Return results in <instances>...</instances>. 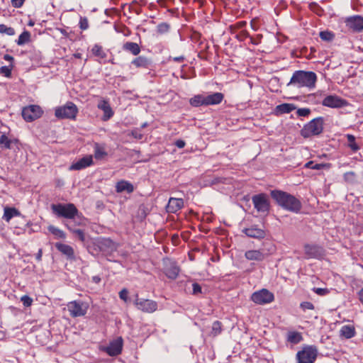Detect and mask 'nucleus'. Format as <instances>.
<instances>
[{
	"label": "nucleus",
	"mask_w": 363,
	"mask_h": 363,
	"mask_svg": "<svg viewBox=\"0 0 363 363\" xmlns=\"http://www.w3.org/2000/svg\"><path fill=\"white\" fill-rule=\"evenodd\" d=\"M270 254H272V251L270 250H249L245 252V257L249 261L262 262Z\"/></svg>",
	"instance_id": "12"
},
{
	"label": "nucleus",
	"mask_w": 363,
	"mask_h": 363,
	"mask_svg": "<svg viewBox=\"0 0 363 363\" xmlns=\"http://www.w3.org/2000/svg\"><path fill=\"white\" fill-rule=\"evenodd\" d=\"M78 113L77 106L72 102H67L65 106L57 107L55 116L57 118L75 119Z\"/></svg>",
	"instance_id": "5"
},
{
	"label": "nucleus",
	"mask_w": 363,
	"mask_h": 363,
	"mask_svg": "<svg viewBox=\"0 0 363 363\" xmlns=\"http://www.w3.org/2000/svg\"><path fill=\"white\" fill-rule=\"evenodd\" d=\"M314 291L317 294L320 296L325 295L328 293V290L326 289L322 288H315Z\"/></svg>",
	"instance_id": "54"
},
{
	"label": "nucleus",
	"mask_w": 363,
	"mask_h": 363,
	"mask_svg": "<svg viewBox=\"0 0 363 363\" xmlns=\"http://www.w3.org/2000/svg\"><path fill=\"white\" fill-rule=\"evenodd\" d=\"M192 289H193L192 294L194 295H197V294L201 293V287L198 283H194L192 284Z\"/></svg>",
	"instance_id": "52"
},
{
	"label": "nucleus",
	"mask_w": 363,
	"mask_h": 363,
	"mask_svg": "<svg viewBox=\"0 0 363 363\" xmlns=\"http://www.w3.org/2000/svg\"><path fill=\"white\" fill-rule=\"evenodd\" d=\"M93 164V157L92 155H86L79 160L74 162L69 167V170L75 171L81 170L90 167Z\"/></svg>",
	"instance_id": "16"
},
{
	"label": "nucleus",
	"mask_w": 363,
	"mask_h": 363,
	"mask_svg": "<svg viewBox=\"0 0 363 363\" xmlns=\"http://www.w3.org/2000/svg\"><path fill=\"white\" fill-rule=\"evenodd\" d=\"M184 206V200L171 197L166 206L167 212L169 213H177Z\"/></svg>",
	"instance_id": "18"
},
{
	"label": "nucleus",
	"mask_w": 363,
	"mask_h": 363,
	"mask_svg": "<svg viewBox=\"0 0 363 363\" xmlns=\"http://www.w3.org/2000/svg\"><path fill=\"white\" fill-rule=\"evenodd\" d=\"M334 35L329 31H321L320 33V38L325 41H330L333 39Z\"/></svg>",
	"instance_id": "44"
},
{
	"label": "nucleus",
	"mask_w": 363,
	"mask_h": 363,
	"mask_svg": "<svg viewBox=\"0 0 363 363\" xmlns=\"http://www.w3.org/2000/svg\"><path fill=\"white\" fill-rule=\"evenodd\" d=\"M316 356L317 350L312 347H306L296 354L298 363H313Z\"/></svg>",
	"instance_id": "11"
},
{
	"label": "nucleus",
	"mask_w": 363,
	"mask_h": 363,
	"mask_svg": "<svg viewBox=\"0 0 363 363\" xmlns=\"http://www.w3.org/2000/svg\"><path fill=\"white\" fill-rule=\"evenodd\" d=\"M30 33L28 31L25 30L18 36L16 43L18 45H23L30 40Z\"/></svg>",
	"instance_id": "39"
},
{
	"label": "nucleus",
	"mask_w": 363,
	"mask_h": 363,
	"mask_svg": "<svg viewBox=\"0 0 363 363\" xmlns=\"http://www.w3.org/2000/svg\"><path fill=\"white\" fill-rule=\"evenodd\" d=\"M99 109L103 111L104 116H102V120L106 121L109 120L113 116V111L110 106V104L108 100L103 99L100 101L97 105Z\"/></svg>",
	"instance_id": "20"
},
{
	"label": "nucleus",
	"mask_w": 363,
	"mask_h": 363,
	"mask_svg": "<svg viewBox=\"0 0 363 363\" xmlns=\"http://www.w3.org/2000/svg\"><path fill=\"white\" fill-rule=\"evenodd\" d=\"M50 208L52 213L58 218L72 220L75 225H82L84 224V218L82 214L79 212L74 203L52 204Z\"/></svg>",
	"instance_id": "1"
},
{
	"label": "nucleus",
	"mask_w": 363,
	"mask_h": 363,
	"mask_svg": "<svg viewBox=\"0 0 363 363\" xmlns=\"http://www.w3.org/2000/svg\"><path fill=\"white\" fill-rule=\"evenodd\" d=\"M20 215V212L15 208L5 207L3 218L9 221L13 217Z\"/></svg>",
	"instance_id": "31"
},
{
	"label": "nucleus",
	"mask_w": 363,
	"mask_h": 363,
	"mask_svg": "<svg viewBox=\"0 0 363 363\" xmlns=\"http://www.w3.org/2000/svg\"><path fill=\"white\" fill-rule=\"evenodd\" d=\"M25 0H11L13 6L15 8H20L23 6Z\"/></svg>",
	"instance_id": "53"
},
{
	"label": "nucleus",
	"mask_w": 363,
	"mask_h": 363,
	"mask_svg": "<svg viewBox=\"0 0 363 363\" xmlns=\"http://www.w3.org/2000/svg\"><path fill=\"white\" fill-rule=\"evenodd\" d=\"M303 340L301 333L298 332H289L287 334V341L292 344H298Z\"/></svg>",
	"instance_id": "32"
},
{
	"label": "nucleus",
	"mask_w": 363,
	"mask_h": 363,
	"mask_svg": "<svg viewBox=\"0 0 363 363\" xmlns=\"http://www.w3.org/2000/svg\"><path fill=\"white\" fill-rule=\"evenodd\" d=\"M271 196L280 206L289 211L298 213L301 209V201L289 193L274 190L271 191Z\"/></svg>",
	"instance_id": "2"
},
{
	"label": "nucleus",
	"mask_w": 363,
	"mask_h": 363,
	"mask_svg": "<svg viewBox=\"0 0 363 363\" xmlns=\"http://www.w3.org/2000/svg\"><path fill=\"white\" fill-rule=\"evenodd\" d=\"M94 157L96 160H101L107 155V152L103 145L95 143L94 146Z\"/></svg>",
	"instance_id": "29"
},
{
	"label": "nucleus",
	"mask_w": 363,
	"mask_h": 363,
	"mask_svg": "<svg viewBox=\"0 0 363 363\" xmlns=\"http://www.w3.org/2000/svg\"><path fill=\"white\" fill-rule=\"evenodd\" d=\"M186 145V143L183 140H177L175 142V145L178 148H183Z\"/></svg>",
	"instance_id": "56"
},
{
	"label": "nucleus",
	"mask_w": 363,
	"mask_h": 363,
	"mask_svg": "<svg viewBox=\"0 0 363 363\" xmlns=\"http://www.w3.org/2000/svg\"><path fill=\"white\" fill-rule=\"evenodd\" d=\"M345 181L350 184H354L356 182V174L354 172H347L344 174Z\"/></svg>",
	"instance_id": "40"
},
{
	"label": "nucleus",
	"mask_w": 363,
	"mask_h": 363,
	"mask_svg": "<svg viewBox=\"0 0 363 363\" xmlns=\"http://www.w3.org/2000/svg\"><path fill=\"white\" fill-rule=\"evenodd\" d=\"M49 232L52 233L56 238H60V239H65L66 238V234L65 233L60 230V228L54 226V225H49L48 228Z\"/></svg>",
	"instance_id": "34"
},
{
	"label": "nucleus",
	"mask_w": 363,
	"mask_h": 363,
	"mask_svg": "<svg viewBox=\"0 0 363 363\" xmlns=\"http://www.w3.org/2000/svg\"><path fill=\"white\" fill-rule=\"evenodd\" d=\"M323 130V118L318 117L306 124L301 130L303 138L320 135Z\"/></svg>",
	"instance_id": "4"
},
{
	"label": "nucleus",
	"mask_w": 363,
	"mask_h": 363,
	"mask_svg": "<svg viewBox=\"0 0 363 363\" xmlns=\"http://www.w3.org/2000/svg\"><path fill=\"white\" fill-rule=\"evenodd\" d=\"M206 106L220 104L224 99L223 94L215 92L211 94L205 95Z\"/></svg>",
	"instance_id": "21"
},
{
	"label": "nucleus",
	"mask_w": 363,
	"mask_h": 363,
	"mask_svg": "<svg viewBox=\"0 0 363 363\" xmlns=\"http://www.w3.org/2000/svg\"><path fill=\"white\" fill-rule=\"evenodd\" d=\"M310 112V109L306 108H298L297 110V114L298 116H307L308 115H309Z\"/></svg>",
	"instance_id": "51"
},
{
	"label": "nucleus",
	"mask_w": 363,
	"mask_h": 363,
	"mask_svg": "<svg viewBox=\"0 0 363 363\" xmlns=\"http://www.w3.org/2000/svg\"><path fill=\"white\" fill-rule=\"evenodd\" d=\"M222 330L221 323L219 321H215L212 325L211 334L213 336H216L220 333Z\"/></svg>",
	"instance_id": "43"
},
{
	"label": "nucleus",
	"mask_w": 363,
	"mask_h": 363,
	"mask_svg": "<svg viewBox=\"0 0 363 363\" xmlns=\"http://www.w3.org/2000/svg\"><path fill=\"white\" fill-rule=\"evenodd\" d=\"M79 28L85 30L89 28V21L86 17H80L79 22Z\"/></svg>",
	"instance_id": "45"
},
{
	"label": "nucleus",
	"mask_w": 363,
	"mask_h": 363,
	"mask_svg": "<svg viewBox=\"0 0 363 363\" xmlns=\"http://www.w3.org/2000/svg\"><path fill=\"white\" fill-rule=\"evenodd\" d=\"M123 340L121 337L111 341L109 345L104 347L102 350L106 352L109 356H117L121 353L123 349Z\"/></svg>",
	"instance_id": "13"
},
{
	"label": "nucleus",
	"mask_w": 363,
	"mask_h": 363,
	"mask_svg": "<svg viewBox=\"0 0 363 363\" xmlns=\"http://www.w3.org/2000/svg\"><path fill=\"white\" fill-rule=\"evenodd\" d=\"M169 29V26L166 23H162L158 25L157 30L160 33L167 32Z\"/></svg>",
	"instance_id": "49"
},
{
	"label": "nucleus",
	"mask_w": 363,
	"mask_h": 363,
	"mask_svg": "<svg viewBox=\"0 0 363 363\" xmlns=\"http://www.w3.org/2000/svg\"><path fill=\"white\" fill-rule=\"evenodd\" d=\"M147 125H148V124H147V123H146V122H145V123H143V124L141 125V128H144L147 127Z\"/></svg>",
	"instance_id": "63"
},
{
	"label": "nucleus",
	"mask_w": 363,
	"mask_h": 363,
	"mask_svg": "<svg viewBox=\"0 0 363 363\" xmlns=\"http://www.w3.org/2000/svg\"><path fill=\"white\" fill-rule=\"evenodd\" d=\"M74 57L75 58H78V59H79V58H81V57H82V54H81V53H75V54H74Z\"/></svg>",
	"instance_id": "62"
},
{
	"label": "nucleus",
	"mask_w": 363,
	"mask_h": 363,
	"mask_svg": "<svg viewBox=\"0 0 363 363\" xmlns=\"http://www.w3.org/2000/svg\"><path fill=\"white\" fill-rule=\"evenodd\" d=\"M4 59L6 60V61H8V62H13V60H14V58L10 55H8V54H6L4 55Z\"/></svg>",
	"instance_id": "57"
},
{
	"label": "nucleus",
	"mask_w": 363,
	"mask_h": 363,
	"mask_svg": "<svg viewBox=\"0 0 363 363\" xmlns=\"http://www.w3.org/2000/svg\"><path fill=\"white\" fill-rule=\"evenodd\" d=\"M296 108L291 104H282L276 107V110L281 113H289Z\"/></svg>",
	"instance_id": "35"
},
{
	"label": "nucleus",
	"mask_w": 363,
	"mask_h": 363,
	"mask_svg": "<svg viewBox=\"0 0 363 363\" xmlns=\"http://www.w3.org/2000/svg\"><path fill=\"white\" fill-rule=\"evenodd\" d=\"M13 65L11 64L10 66H3L0 67V74L6 77H11V71L13 69Z\"/></svg>",
	"instance_id": "42"
},
{
	"label": "nucleus",
	"mask_w": 363,
	"mask_h": 363,
	"mask_svg": "<svg viewBox=\"0 0 363 363\" xmlns=\"http://www.w3.org/2000/svg\"><path fill=\"white\" fill-rule=\"evenodd\" d=\"M67 310L72 318L82 317L86 314L89 303L80 300L72 301L67 303Z\"/></svg>",
	"instance_id": "6"
},
{
	"label": "nucleus",
	"mask_w": 363,
	"mask_h": 363,
	"mask_svg": "<svg viewBox=\"0 0 363 363\" xmlns=\"http://www.w3.org/2000/svg\"><path fill=\"white\" fill-rule=\"evenodd\" d=\"M93 282L99 284L101 281V278L99 276H94L92 277Z\"/></svg>",
	"instance_id": "61"
},
{
	"label": "nucleus",
	"mask_w": 363,
	"mask_h": 363,
	"mask_svg": "<svg viewBox=\"0 0 363 363\" xmlns=\"http://www.w3.org/2000/svg\"><path fill=\"white\" fill-rule=\"evenodd\" d=\"M355 334V328L352 325H343L340 330V336L345 339H350L353 337Z\"/></svg>",
	"instance_id": "26"
},
{
	"label": "nucleus",
	"mask_w": 363,
	"mask_h": 363,
	"mask_svg": "<svg viewBox=\"0 0 363 363\" xmlns=\"http://www.w3.org/2000/svg\"><path fill=\"white\" fill-rule=\"evenodd\" d=\"M55 246L67 259L75 260L74 250L72 246L61 242H56Z\"/></svg>",
	"instance_id": "19"
},
{
	"label": "nucleus",
	"mask_w": 363,
	"mask_h": 363,
	"mask_svg": "<svg viewBox=\"0 0 363 363\" xmlns=\"http://www.w3.org/2000/svg\"><path fill=\"white\" fill-rule=\"evenodd\" d=\"M322 104L330 108H341L345 104V101L337 96L329 95L323 100Z\"/></svg>",
	"instance_id": "17"
},
{
	"label": "nucleus",
	"mask_w": 363,
	"mask_h": 363,
	"mask_svg": "<svg viewBox=\"0 0 363 363\" xmlns=\"http://www.w3.org/2000/svg\"><path fill=\"white\" fill-rule=\"evenodd\" d=\"M346 26L354 32L363 30V17L359 15L350 16L345 20Z\"/></svg>",
	"instance_id": "15"
},
{
	"label": "nucleus",
	"mask_w": 363,
	"mask_h": 363,
	"mask_svg": "<svg viewBox=\"0 0 363 363\" xmlns=\"http://www.w3.org/2000/svg\"><path fill=\"white\" fill-rule=\"evenodd\" d=\"M104 242L106 243H111L112 242V241L110 239L105 240Z\"/></svg>",
	"instance_id": "64"
},
{
	"label": "nucleus",
	"mask_w": 363,
	"mask_h": 363,
	"mask_svg": "<svg viewBox=\"0 0 363 363\" xmlns=\"http://www.w3.org/2000/svg\"><path fill=\"white\" fill-rule=\"evenodd\" d=\"M116 191L117 193L126 191L130 194L134 191V186L130 182L128 181L121 180L116 184Z\"/></svg>",
	"instance_id": "24"
},
{
	"label": "nucleus",
	"mask_w": 363,
	"mask_h": 363,
	"mask_svg": "<svg viewBox=\"0 0 363 363\" xmlns=\"http://www.w3.org/2000/svg\"><path fill=\"white\" fill-rule=\"evenodd\" d=\"M134 305L138 310L147 313H154L158 308V304L155 301L140 298L138 294L135 296Z\"/></svg>",
	"instance_id": "7"
},
{
	"label": "nucleus",
	"mask_w": 363,
	"mask_h": 363,
	"mask_svg": "<svg viewBox=\"0 0 363 363\" xmlns=\"http://www.w3.org/2000/svg\"><path fill=\"white\" fill-rule=\"evenodd\" d=\"M304 167L306 168H308V169H311L319 170V169H324L325 167H329V164H325V163L314 164L313 161H309L305 164Z\"/></svg>",
	"instance_id": "38"
},
{
	"label": "nucleus",
	"mask_w": 363,
	"mask_h": 363,
	"mask_svg": "<svg viewBox=\"0 0 363 363\" xmlns=\"http://www.w3.org/2000/svg\"><path fill=\"white\" fill-rule=\"evenodd\" d=\"M131 64L137 68L148 69L152 65V61L147 57L139 56L135 58L131 62Z\"/></svg>",
	"instance_id": "23"
},
{
	"label": "nucleus",
	"mask_w": 363,
	"mask_h": 363,
	"mask_svg": "<svg viewBox=\"0 0 363 363\" xmlns=\"http://www.w3.org/2000/svg\"><path fill=\"white\" fill-rule=\"evenodd\" d=\"M179 273V268L174 262H169L165 267V274L171 279H175Z\"/></svg>",
	"instance_id": "25"
},
{
	"label": "nucleus",
	"mask_w": 363,
	"mask_h": 363,
	"mask_svg": "<svg viewBox=\"0 0 363 363\" xmlns=\"http://www.w3.org/2000/svg\"><path fill=\"white\" fill-rule=\"evenodd\" d=\"M172 60L177 62H182L184 60V57L183 56L175 57L172 58Z\"/></svg>",
	"instance_id": "58"
},
{
	"label": "nucleus",
	"mask_w": 363,
	"mask_h": 363,
	"mask_svg": "<svg viewBox=\"0 0 363 363\" xmlns=\"http://www.w3.org/2000/svg\"><path fill=\"white\" fill-rule=\"evenodd\" d=\"M119 298L125 302L128 301V291L126 289H123L118 293Z\"/></svg>",
	"instance_id": "47"
},
{
	"label": "nucleus",
	"mask_w": 363,
	"mask_h": 363,
	"mask_svg": "<svg viewBox=\"0 0 363 363\" xmlns=\"http://www.w3.org/2000/svg\"><path fill=\"white\" fill-rule=\"evenodd\" d=\"M130 135L137 140H141L143 138V135L140 133V130L138 128L133 130Z\"/></svg>",
	"instance_id": "50"
},
{
	"label": "nucleus",
	"mask_w": 363,
	"mask_h": 363,
	"mask_svg": "<svg viewBox=\"0 0 363 363\" xmlns=\"http://www.w3.org/2000/svg\"><path fill=\"white\" fill-rule=\"evenodd\" d=\"M304 251L307 259H321L325 256L324 249L316 245H306Z\"/></svg>",
	"instance_id": "14"
},
{
	"label": "nucleus",
	"mask_w": 363,
	"mask_h": 363,
	"mask_svg": "<svg viewBox=\"0 0 363 363\" xmlns=\"http://www.w3.org/2000/svg\"><path fill=\"white\" fill-rule=\"evenodd\" d=\"M43 114L41 108L38 105H30L23 108L22 116L28 122L39 118Z\"/></svg>",
	"instance_id": "10"
},
{
	"label": "nucleus",
	"mask_w": 363,
	"mask_h": 363,
	"mask_svg": "<svg viewBox=\"0 0 363 363\" xmlns=\"http://www.w3.org/2000/svg\"><path fill=\"white\" fill-rule=\"evenodd\" d=\"M123 50L130 52L133 55H138L140 52L139 45L133 42H126L123 45Z\"/></svg>",
	"instance_id": "27"
},
{
	"label": "nucleus",
	"mask_w": 363,
	"mask_h": 363,
	"mask_svg": "<svg viewBox=\"0 0 363 363\" xmlns=\"http://www.w3.org/2000/svg\"><path fill=\"white\" fill-rule=\"evenodd\" d=\"M300 307L301 308V309H303V311H306V310H313L314 309V306L313 304L311 303V302H309V301H304V302H302L300 305Z\"/></svg>",
	"instance_id": "48"
},
{
	"label": "nucleus",
	"mask_w": 363,
	"mask_h": 363,
	"mask_svg": "<svg viewBox=\"0 0 363 363\" xmlns=\"http://www.w3.org/2000/svg\"><path fill=\"white\" fill-rule=\"evenodd\" d=\"M346 138L348 143V147L353 151H358L360 147L355 142V137L353 135L347 134L346 135Z\"/></svg>",
	"instance_id": "37"
},
{
	"label": "nucleus",
	"mask_w": 363,
	"mask_h": 363,
	"mask_svg": "<svg viewBox=\"0 0 363 363\" xmlns=\"http://www.w3.org/2000/svg\"><path fill=\"white\" fill-rule=\"evenodd\" d=\"M245 35L246 37H249L250 38V42L253 45H258L260 43V39L259 38H256V39L253 38L252 37H250L247 32L245 33Z\"/></svg>",
	"instance_id": "55"
},
{
	"label": "nucleus",
	"mask_w": 363,
	"mask_h": 363,
	"mask_svg": "<svg viewBox=\"0 0 363 363\" xmlns=\"http://www.w3.org/2000/svg\"><path fill=\"white\" fill-rule=\"evenodd\" d=\"M21 302L23 303V306L25 307H29L32 305V303H33V299L27 296V295H24L21 298Z\"/></svg>",
	"instance_id": "46"
},
{
	"label": "nucleus",
	"mask_w": 363,
	"mask_h": 363,
	"mask_svg": "<svg viewBox=\"0 0 363 363\" xmlns=\"http://www.w3.org/2000/svg\"><path fill=\"white\" fill-rule=\"evenodd\" d=\"M358 297L361 303L363 304V288L358 292Z\"/></svg>",
	"instance_id": "60"
},
{
	"label": "nucleus",
	"mask_w": 363,
	"mask_h": 363,
	"mask_svg": "<svg viewBox=\"0 0 363 363\" xmlns=\"http://www.w3.org/2000/svg\"><path fill=\"white\" fill-rule=\"evenodd\" d=\"M91 53L99 57V59L100 60H104L106 57L107 56V54L106 52L104 50L103 48L101 45H99V44H95L92 48H91ZM100 62H101V61H99Z\"/></svg>",
	"instance_id": "30"
},
{
	"label": "nucleus",
	"mask_w": 363,
	"mask_h": 363,
	"mask_svg": "<svg viewBox=\"0 0 363 363\" xmlns=\"http://www.w3.org/2000/svg\"><path fill=\"white\" fill-rule=\"evenodd\" d=\"M255 208L259 213H267L269 210V201L265 194H259L252 197Z\"/></svg>",
	"instance_id": "9"
},
{
	"label": "nucleus",
	"mask_w": 363,
	"mask_h": 363,
	"mask_svg": "<svg viewBox=\"0 0 363 363\" xmlns=\"http://www.w3.org/2000/svg\"><path fill=\"white\" fill-rule=\"evenodd\" d=\"M16 140L9 139L6 135L3 134L0 137V147L4 149H11V144Z\"/></svg>",
	"instance_id": "36"
},
{
	"label": "nucleus",
	"mask_w": 363,
	"mask_h": 363,
	"mask_svg": "<svg viewBox=\"0 0 363 363\" xmlns=\"http://www.w3.org/2000/svg\"><path fill=\"white\" fill-rule=\"evenodd\" d=\"M0 33L6 34L8 35H15V30L11 27H8L4 24H0Z\"/></svg>",
	"instance_id": "41"
},
{
	"label": "nucleus",
	"mask_w": 363,
	"mask_h": 363,
	"mask_svg": "<svg viewBox=\"0 0 363 363\" xmlns=\"http://www.w3.org/2000/svg\"><path fill=\"white\" fill-rule=\"evenodd\" d=\"M317 81V75L312 71L297 70L295 71L288 83V86L297 88L306 87L309 89L315 88Z\"/></svg>",
	"instance_id": "3"
},
{
	"label": "nucleus",
	"mask_w": 363,
	"mask_h": 363,
	"mask_svg": "<svg viewBox=\"0 0 363 363\" xmlns=\"http://www.w3.org/2000/svg\"><path fill=\"white\" fill-rule=\"evenodd\" d=\"M64 225L70 232L75 234L81 241L84 242L85 240V235L82 230L75 229L72 225L68 223H65Z\"/></svg>",
	"instance_id": "33"
},
{
	"label": "nucleus",
	"mask_w": 363,
	"mask_h": 363,
	"mask_svg": "<svg viewBox=\"0 0 363 363\" xmlns=\"http://www.w3.org/2000/svg\"><path fill=\"white\" fill-rule=\"evenodd\" d=\"M251 300L256 304L265 305L274 301V295L268 289H262L252 293Z\"/></svg>",
	"instance_id": "8"
},
{
	"label": "nucleus",
	"mask_w": 363,
	"mask_h": 363,
	"mask_svg": "<svg viewBox=\"0 0 363 363\" xmlns=\"http://www.w3.org/2000/svg\"><path fill=\"white\" fill-rule=\"evenodd\" d=\"M189 104L194 107L206 106V96L204 94H197L189 99Z\"/></svg>",
	"instance_id": "28"
},
{
	"label": "nucleus",
	"mask_w": 363,
	"mask_h": 363,
	"mask_svg": "<svg viewBox=\"0 0 363 363\" xmlns=\"http://www.w3.org/2000/svg\"><path fill=\"white\" fill-rule=\"evenodd\" d=\"M243 233L248 237L258 239L263 238L265 236V232L262 229L258 228L254 225L245 228Z\"/></svg>",
	"instance_id": "22"
},
{
	"label": "nucleus",
	"mask_w": 363,
	"mask_h": 363,
	"mask_svg": "<svg viewBox=\"0 0 363 363\" xmlns=\"http://www.w3.org/2000/svg\"><path fill=\"white\" fill-rule=\"evenodd\" d=\"M43 255V250L42 249H40L36 254L35 258L38 261H40Z\"/></svg>",
	"instance_id": "59"
}]
</instances>
